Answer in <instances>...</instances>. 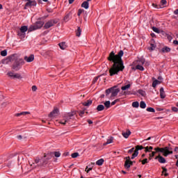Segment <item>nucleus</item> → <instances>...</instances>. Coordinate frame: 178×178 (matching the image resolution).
<instances>
[{"instance_id":"obj_1","label":"nucleus","mask_w":178,"mask_h":178,"mask_svg":"<svg viewBox=\"0 0 178 178\" xmlns=\"http://www.w3.org/2000/svg\"><path fill=\"white\" fill-rule=\"evenodd\" d=\"M124 54L123 50H120L117 55L115 54V52L113 51H111L109 54L107 59L110 62L113 63V65L108 70L111 77L115 76V74H118L119 72H123L124 70L123 60H122V56H123Z\"/></svg>"},{"instance_id":"obj_2","label":"nucleus","mask_w":178,"mask_h":178,"mask_svg":"<svg viewBox=\"0 0 178 178\" xmlns=\"http://www.w3.org/2000/svg\"><path fill=\"white\" fill-rule=\"evenodd\" d=\"M13 60H15L12 66L13 70H15V72L20 70L23 65H24V60L23 58H17L16 54H12L8 56L6 59H3L2 63L5 64L8 63V62H13Z\"/></svg>"},{"instance_id":"obj_3","label":"nucleus","mask_w":178,"mask_h":178,"mask_svg":"<svg viewBox=\"0 0 178 178\" xmlns=\"http://www.w3.org/2000/svg\"><path fill=\"white\" fill-rule=\"evenodd\" d=\"M44 26V22L42 21H37L34 24L31 25L29 28L27 26H23L19 29L21 33H24L26 34V31H29V33H31V31H35V30H38L41 29Z\"/></svg>"},{"instance_id":"obj_4","label":"nucleus","mask_w":178,"mask_h":178,"mask_svg":"<svg viewBox=\"0 0 178 178\" xmlns=\"http://www.w3.org/2000/svg\"><path fill=\"white\" fill-rule=\"evenodd\" d=\"M172 147H156L154 148V151H156V152H162L163 156H168V155H170L171 154H173V151H172Z\"/></svg>"},{"instance_id":"obj_5","label":"nucleus","mask_w":178,"mask_h":178,"mask_svg":"<svg viewBox=\"0 0 178 178\" xmlns=\"http://www.w3.org/2000/svg\"><path fill=\"white\" fill-rule=\"evenodd\" d=\"M74 115V114L73 113H68L66 116L64 117L63 120L60 121V124H63L65 126L66 123H70V120H72V118H73Z\"/></svg>"},{"instance_id":"obj_6","label":"nucleus","mask_w":178,"mask_h":178,"mask_svg":"<svg viewBox=\"0 0 178 178\" xmlns=\"http://www.w3.org/2000/svg\"><path fill=\"white\" fill-rule=\"evenodd\" d=\"M25 3V6L24 9H27L28 8H33L34 6H37V1L35 0H24Z\"/></svg>"},{"instance_id":"obj_7","label":"nucleus","mask_w":178,"mask_h":178,"mask_svg":"<svg viewBox=\"0 0 178 178\" xmlns=\"http://www.w3.org/2000/svg\"><path fill=\"white\" fill-rule=\"evenodd\" d=\"M58 23V19H50L47 22L45 23L44 28L46 29H51V27H54L55 24Z\"/></svg>"},{"instance_id":"obj_8","label":"nucleus","mask_w":178,"mask_h":178,"mask_svg":"<svg viewBox=\"0 0 178 178\" xmlns=\"http://www.w3.org/2000/svg\"><path fill=\"white\" fill-rule=\"evenodd\" d=\"M141 149H144V147L143 145H136V149L132 154L131 159H134L136 156H138V151H141Z\"/></svg>"},{"instance_id":"obj_9","label":"nucleus","mask_w":178,"mask_h":178,"mask_svg":"<svg viewBox=\"0 0 178 178\" xmlns=\"http://www.w3.org/2000/svg\"><path fill=\"white\" fill-rule=\"evenodd\" d=\"M47 165H48V159H47V158H44L39 164L35 166V168H45Z\"/></svg>"},{"instance_id":"obj_10","label":"nucleus","mask_w":178,"mask_h":178,"mask_svg":"<svg viewBox=\"0 0 178 178\" xmlns=\"http://www.w3.org/2000/svg\"><path fill=\"white\" fill-rule=\"evenodd\" d=\"M111 88H113V90H111V98H113V97H116V95H118V94H119V92H120V89L119 88H116V86H113Z\"/></svg>"},{"instance_id":"obj_11","label":"nucleus","mask_w":178,"mask_h":178,"mask_svg":"<svg viewBox=\"0 0 178 178\" xmlns=\"http://www.w3.org/2000/svg\"><path fill=\"white\" fill-rule=\"evenodd\" d=\"M59 113V109L54 108L49 114V118H55L56 116H58Z\"/></svg>"},{"instance_id":"obj_12","label":"nucleus","mask_w":178,"mask_h":178,"mask_svg":"<svg viewBox=\"0 0 178 178\" xmlns=\"http://www.w3.org/2000/svg\"><path fill=\"white\" fill-rule=\"evenodd\" d=\"M8 76H9V77H13V79H22V76H20V74H14L13 72H8Z\"/></svg>"},{"instance_id":"obj_13","label":"nucleus","mask_w":178,"mask_h":178,"mask_svg":"<svg viewBox=\"0 0 178 178\" xmlns=\"http://www.w3.org/2000/svg\"><path fill=\"white\" fill-rule=\"evenodd\" d=\"M130 166H133V161L131 160H126L124 163L125 169H130Z\"/></svg>"},{"instance_id":"obj_14","label":"nucleus","mask_w":178,"mask_h":178,"mask_svg":"<svg viewBox=\"0 0 178 178\" xmlns=\"http://www.w3.org/2000/svg\"><path fill=\"white\" fill-rule=\"evenodd\" d=\"M41 163V160L40 159V158H36L34 159V161L33 162L32 164H31V166H33V168L35 169V166H37V165Z\"/></svg>"},{"instance_id":"obj_15","label":"nucleus","mask_w":178,"mask_h":178,"mask_svg":"<svg viewBox=\"0 0 178 178\" xmlns=\"http://www.w3.org/2000/svg\"><path fill=\"white\" fill-rule=\"evenodd\" d=\"M155 159H159V162L160 163H166V159H165V158L162 157L161 155L157 156Z\"/></svg>"},{"instance_id":"obj_16","label":"nucleus","mask_w":178,"mask_h":178,"mask_svg":"<svg viewBox=\"0 0 178 178\" xmlns=\"http://www.w3.org/2000/svg\"><path fill=\"white\" fill-rule=\"evenodd\" d=\"M70 19H72V13L70 12L67 14H66V15L64 17V22H67L70 20Z\"/></svg>"},{"instance_id":"obj_17","label":"nucleus","mask_w":178,"mask_h":178,"mask_svg":"<svg viewBox=\"0 0 178 178\" xmlns=\"http://www.w3.org/2000/svg\"><path fill=\"white\" fill-rule=\"evenodd\" d=\"M130 134H131V131H130L129 129H127L125 132H122V136L124 137V138H129Z\"/></svg>"},{"instance_id":"obj_18","label":"nucleus","mask_w":178,"mask_h":178,"mask_svg":"<svg viewBox=\"0 0 178 178\" xmlns=\"http://www.w3.org/2000/svg\"><path fill=\"white\" fill-rule=\"evenodd\" d=\"M26 115H30V112H29V111H23V112H21V113L15 114V116L19 118L20 116H26Z\"/></svg>"},{"instance_id":"obj_19","label":"nucleus","mask_w":178,"mask_h":178,"mask_svg":"<svg viewBox=\"0 0 178 178\" xmlns=\"http://www.w3.org/2000/svg\"><path fill=\"white\" fill-rule=\"evenodd\" d=\"M24 60H26L28 63L33 62L34 60V55H31L29 57L25 56Z\"/></svg>"},{"instance_id":"obj_20","label":"nucleus","mask_w":178,"mask_h":178,"mask_svg":"<svg viewBox=\"0 0 178 178\" xmlns=\"http://www.w3.org/2000/svg\"><path fill=\"white\" fill-rule=\"evenodd\" d=\"M81 8H84V9H88V8H90V3L88 1H83L81 4Z\"/></svg>"},{"instance_id":"obj_21","label":"nucleus","mask_w":178,"mask_h":178,"mask_svg":"<svg viewBox=\"0 0 178 178\" xmlns=\"http://www.w3.org/2000/svg\"><path fill=\"white\" fill-rule=\"evenodd\" d=\"M60 49H66L67 48V45H66V42H63L58 44Z\"/></svg>"},{"instance_id":"obj_22","label":"nucleus","mask_w":178,"mask_h":178,"mask_svg":"<svg viewBox=\"0 0 178 178\" xmlns=\"http://www.w3.org/2000/svg\"><path fill=\"white\" fill-rule=\"evenodd\" d=\"M160 97L162 99H163V98L166 97V95H165V90H163V88H160Z\"/></svg>"},{"instance_id":"obj_23","label":"nucleus","mask_w":178,"mask_h":178,"mask_svg":"<svg viewBox=\"0 0 178 178\" xmlns=\"http://www.w3.org/2000/svg\"><path fill=\"white\" fill-rule=\"evenodd\" d=\"M113 137L111 136L109 139L107 140L106 143H104L103 145H108V144H112L113 143Z\"/></svg>"},{"instance_id":"obj_24","label":"nucleus","mask_w":178,"mask_h":178,"mask_svg":"<svg viewBox=\"0 0 178 178\" xmlns=\"http://www.w3.org/2000/svg\"><path fill=\"white\" fill-rule=\"evenodd\" d=\"M52 155H54V153L51 152L49 154H44V158H46L48 161H49V159H52Z\"/></svg>"},{"instance_id":"obj_25","label":"nucleus","mask_w":178,"mask_h":178,"mask_svg":"<svg viewBox=\"0 0 178 178\" xmlns=\"http://www.w3.org/2000/svg\"><path fill=\"white\" fill-rule=\"evenodd\" d=\"M17 35H19V37H20V38H24V37H26V33H24V32H22V31L19 30V31H17Z\"/></svg>"},{"instance_id":"obj_26","label":"nucleus","mask_w":178,"mask_h":178,"mask_svg":"<svg viewBox=\"0 0 178 178\" xmlns=\"http://www.w3.org/2000/svg\"><path fill=\"white\" fill-rule=\"evenodd\" d=\"M92 104V100H88L86 102H84L83 103V106H90V105H91Z\"/></svg>"},{"instance_id":"obj_27","label":"nucleus","mask_w":178,"mask_h":178,"mask_svg":"<svg viewBox=\"0 0 178 178\" xmlns=\"http://www.w3.org/2000/svg\"><path fill=\"white\" fill-rule=\"evenodd\" d=\"M104 109H105V106L102 104H99L97 107V111H98V112H101L102 111H104Z\"/></svg>"},{"instance_id":"obj_28","label":"nucleus","mask_w":178,"mask_h":178,"mask_svg":"<svg viewBox=\"0 0 178 178\" xmlns=\"http://www.w3.org/2000/svg\"><path fill=\"white\" fill-rule=\"evenodd\" d=\"M104 159H100L96 161V165H98V166H102V165H104Z\"/></svg>"},{"instance_id":"obj_29","label":"nucleus","mask_w":178,"mask_h":178,"mask_svg":"<svg viewBox=\"0 0 178 178\" xmlns=\"http://www.w3.org/2000/svg\"><path fill=\"white\" fill-rule=\"evenodd\" d=\"M158 84H161V81H159V80H157V79H156V80L154 81L153 83H152V87H153L154 88H155V87H156V86H158Z\"/></svg>"},{"instance_id":"obj_30","label":"nucleus","mask_w":178,"mask_h":178,"mask_svg":"<svg viewBox=\"0 0 178 178\" xmlns=\"http://www.w3.org/2000/svg\"><path fill=\"white\" fill-rule=\"evenodd\" d=\"M140 108H141L142 109H145V108H147V104L144 102V101L140 102Z\"/></svg>"},{"instance_id":"obj_31","label":"nucleus","mask_w":178,"mask_h":178,"mask_svg":"<svg viewBox=\"0 0 178 178\" xmlns=\"http://www.w3.org/2000/svg\"><path fill=\"white\" fill-rule=\"evenodd\" d=\"M130 87H131V85L127 84V85H126V86H122V87L121 88V90H122V91H126V90H129V88Z\"/></svg>"},{"instance_id":"obj_32","label":"nucleus","mask_w":178,"mask_h":178,"mask_svg":"<svg viewBox=\"0 0 178 178\" xmlns=\"http://www.w3.org/2000/svg\"><path fill=\"white\" fill-rule=\"evenodd\" d=\"M76 37H80V35H81V29L80 27H78L76 31Z\"/></svg>"},{"instance_id":"obj_33","label":"nucleus","mask_w":178,"mask_h":178,"mask_svg":"<svg viewBox=\"0 0 178 178\" xmlns=\"http://www.w3.org/2000/svg\"><path fill=\"white\" fill-rule=\"evenodd\" d=\"M104 106L106 108V109H109V108H111V102L106 101V102H104Z\"/></svg>"},{"instance_id":"obj_34","label":"nucleus","mask_w":178,"mask_h":178,"mask_svg":"<svg viewBox=\"0 0 178 178\" xmlns=\"http://www.w3.org/2000/svg\"><path fill=\"white\" fill-rule=\"evenodd\" d=\"M133 108H138L140 106V103L138 102H134L132 103Z\"/></svg>"},{"instance_id":"obj_35","label":"nucleus","mask_w":178,"mask_h":178,"mask_svg":"<svg viewBox=\"0 0 178 178\" xmlns=\"http://www.w3.org/2000/svg\"><path fill=\"white\" fill-rule=\"evenodd\" d=\"M136 69H137L138 70H140L141 72H144V67L140 65H137L136 66Z\"/></svg>"},{"instance_id":"obj_36","label":"nucleus","mask_w":178,"mask_h":178,"mask_svg":"<svg viewBox=\"0 0 178 178\" xmlns=\"http://www.w3.org/2000/svg\"><path fill=\"white\" fill-rule=\"evenodd\" d=\"M138 94L142 95V97H145V95H147V94L145 93V91H144L143 90H138Z\"/></svg>"},{"instance_id":"obj_37","label":"nucleus","mask_w":178,"mask_h":178,"mask_svg":"<svg viewBox=\"0 0 178 178\" xmlns=\"http://www.w3.org/2000/svg\"><path fill=\"white\" fill-rule=\"evenodd\" d=\"M162 52H170V48L168 47H164L162 49Z\"/></svg>"},{"instance_id":"obj_38","label":"nucleus","mask_w":178,"mask_h":178,"mask_svg":"<svg viewBox=\"0 0 178 178\" xmlns=\"http://www.w3.org/2000/svg\"><path fill=\"white\" fill-rule=\"evenodd\" d=\"M113 90V88H110L107 90H106V97H108V95H109V94H111V92H112V90Z\"/></svg>"},{"instance_id":"obj_39","label":"nucleus","mask_w":178,"mask_h":178,"mask_svg":"<svg viewBox=\"0 0 178 178\" xmlns=\"http://www.w3.org/2000/svg\"><path fill=\"white\" fill-rule=\"evenodd\" d=\"M147 112H152V113H155V109L152 107H149L146 109Z\"/></svg>"},{"instance_id":"obj_40","label":"nucleus","mask_w":178,"mask_h":178,"mask_svg":"<svg viewBox=\"0 0 178 178\" xmlns=\"http://www.w3.org/2000/svg\"><path fill=\"white\" fill-rule=\"evenodd\" d=\"M139 162H141L142 165H145V163H148V159H145L143 160H139Z\"/></svg>"},{"instance_id":"obj_41","label":"nucleus","mask_w":178,"mask_h":178,"mask_svg":"<svg viewBox=\"0 0 178 178\" xmlns=\"http://www.w3.org/2000/svg\"><path fill=\"white\" fill-rule=\"evenodd\" d=\"M1 56H6L8 55V51L3 50L1 51Z\"/></svg>"},{"instance_id":"obj_42","label":"nucleus","mask_w":178,"mask_h":178,"mask_svg":"<svg viewBox=\"0 0 178 178\" xmlns=\"http://www.w3.org/2000/svg\"><path fill=\"white\" fill-rule=\"evenodd\" d=\"M152 30H153V31H154V33H157V34H159V33H161L159 29L155 26L152 27Z\"/></svg>"},{"instance_id":"obj_43","label":"nucleus","mask_w":178,"mask_h":178,"mask_svg":"<svg viewBox=\"0 0 178 178\" xmlns=\"http://www.w3.org/2000/svg\"><path fill=\"white\" fill-rule=\"evenodd\" d=\"M53 155H54L56 156V158H59V156H60V152H53Z\"/></svg>"},{"instance_id":"obj_44","label":"nucleus","mask_w":178,"mask_h":178,"mask_svg":"<svg viewBox=\"0 0 178 178\" xmlns=\"http://www.w3.org/2000/svg\"><path fill=\"white\" fill-rule=\"evenodd\" d=\"M79 156V154L78 152H74L71 154L72 158H77V156Z\"/></svg>"},{"instance_id":"obj_45","label":"nucleus","mask_w":178,"mask_h":178,"mask_svg":"<svg viewBox=\"0 0 178 178\" xmlns=\"http://www.w3.org/2000/svg\"><path fill=\"white\" fill-rule=\"evenodd\" d=\"M155 47H156L155 44H150V47H149V49L150 51H154V49H155Z\"/></svg>"},{"instance_id":"obj_46","label":"nucleus","mask_w":178,"mask_h":178,"mask_svg":"<svg viewBox=\"0 0 178 178\" xmlns=\"http://www.w3.org/2000/svg\"><path fill=\"white\" fill-rule=\"evenodd\" d=\"M98 79H99V76H95L92 80V84H95L98 81Z\"/></svg>"},{"instance_id":"obj_47","label":"nucleus","mask_w":178,"mask_h":178,"mask_svg":"<svg viewBox=\"0 0 178 178\" xmlns=\"http://www.w3.org/2000/svg\"><path fill=\"white\" fill-rule=\"evenodd\" d=\"M152 5V7L153 8H156V9H159V8H162L160 6H159V5L156 4V3H154Z\"/></svg>"},{"instance_id":"obj_48","label":"nucleus","mask_w":178,"mask_h":178,"mask_svg":"<svg viewBox=\"0 0 178 178\" xmlns=\"http://www.w3.org/2000/svg\"><path fill=\"white\" fill-rule=\"evenodd\" d=\"M92 170V168H89L87 166L86 168L85 172H86L87 173H88L90 171Z\"/></svg>"},{"instance_id":"obj_49","label":"nucleus","mask_w":178,"mask_h":178,"mask_svg":"<svg viewBox=\"0 0 178 178\" xmlns=\"http://www.w3.org/2000/svg\"><path fill=\"white\" fill-rule=\"evenodd\" d=\"M83 12H84L83 9H79L78 10V16H80L83 13Z\"/></svg>"},{"instance_id":"obj_50","label":"nucleus","mask_w":178,"mask_h":178,"mask_svg":"<svg viewBox=\"0 0 178 178\" xmlns=\"http://www.w3.org/2000/svg\"><path fill=\"white\" fill-rule=\"evenodd\" d=\"M161 3L162 6H163V5H166V3H168V1H166V0H161Z\"/></svg>"},{"instance_id":"obj_51","label":"nucleus","mask_w":178,"mask_h":178,"mask_svg":"<svg viewBox=\"0 0 178 178\" xmlns=\"http://www.w3.org/2000/svg\"><path fill=\"white\" fill-rule=\"evenodd\" d=\"M84 113H86V111H80L79 116H81V118H83V115H84Z\"/></svg>"},{"instance_id":"obj_52","label":"nucleus","mask_w":178,"mask_h":178,"mask_svg":"<svg viewBox=\"0 0 178 178\" xmlns=\"http://www.w3.org/2000/svg\"><path fill=\"white\" fill-rule=\"evenodd\" d=\"M134 147H132L131 149L128 151V154H132V152H134Z\"/></svg>"},{"instance_id":"obj_53","label":"nucleus","mask_w":178,"mask_h":178,"mask_svg":"<svg viewBox=\"0 0 178 178\" xmlns=\"http://www.w3.org/2000/svg\"><path fill=\"white\" fill-rule=\"evenodd\" d=\"M162 169H163L162 173H166V172H168V169H166V168L162 167Z\"/></svg>"},{"instance_id":"obj_54","label":"nucleus","mask_w":178,"mask_h":178,"mask_svg":"<svg viewBox=\"0 0 178 178\" xmlns=\"http://www.w3.org/2000/svg\"><path fill=\"white\" fill-rule=\"evenodd\" d=\"M155 154H156V152H152L151 154H149V156L153 158V156H155Z\"/></svg>"},{"instance_id":"obj_55","label":"nucleus","mask_w":178,"mask_h":178,"mask_svg":"<svg viewBox=\"0 0 178 178\" xmlns=\"http://www.w3.org/2000/svg\"><path fill=\"white\" fill-rule=\"evenodd\" d=\"M172 111L173 112H177V111H178V108H177V107H172Z\"/></svg>"},{"instance_id":"obj_56","label":"nucleus","mask_w":178,"mask_h":178,"mask_svg":"<svg viewBox=\"0 0 178 178\" xmlns=\"http://www.w3.org/2000/svg\"><path fill=\"white\" fill-rule=\"evenodd\" d=\"M32 91H37V86H32Z\"/></svg>"},{"instance_id":"obj_57","label":"nucleus","mask_w":178,"mask_h":178,"mask_svg":"<svg viewBox=\"0 0 178 178\" xmlns=\"http://www.w3.org/2000/svg\"><path fill=\"white\" fill-rule=\"evenodd\" d=\"M145 152H149V147H148V146H147L146 147H145Z\"/></svg>"},{"instance_id":"obj_58","label":"nucleus","mask_w":178,"mask_h":178,"mask_svg":"<svg viewBox=\"0 0 178 178\" xmlns=\"http://www.w3.org/2000/svg\"><path fill=\"white\" fill-rule=\"evenodd\" d=\"M17 138L18 140H22V138H23V136H22V135H19V136H17Z\"/></svg>"},{"instance_id":"obj_59","label":"nucleus","mask_w":178,"mask_h":178,"mask_svg":"<svg viewBox=\"0 0 178 178\" xmlns=\"http://www.w3.org/2000/svg\"><path fill=\"white\" fill-rule=\"evenodd\" d=\"M116 102H118V100H115L113 102H111V105L113 106L116 104Z\"/></svg>"},{"instance_id":"obj_60","label":"nucleus","mask_w":178,"mask_h":178,"mask_svg":"<svg viewBox=\"0 0 178 178\" xmlns=\"http://www.w3.org/2000/svg\"><path fill=\"white\" fill-rule=\"evenodd\" d=\"M68 2L70 5H71V3H73L74 2V0H68Z\"/></svg>"},{"instance_id":"obj_61","label":"nucleus","mask_w":178,"mask_h":178,"mask_svg":"<svg viewBox=\"0 0 178 178\" xmlns=\"http://www.w3.org/2000/svg\"><path fill=\"white\" fill-rule=\"evenodd\" d=\"M88 123L89 124H92V121L91 120H88Z\"/></svg>"},{"instance_id":"obj_62","label":"nucleus","mask_w":178,"mask_h":178,"mask_svg":"<svg viewBox=\"0 0 178 178\" xmlns=\"http://www.w3.org/2000/svg\"><path fill=\"white\" fill-rule=\"evenodd\" d=\"M174 15H178V8L174 11Z\"/></svg>"},{"instance_id":"obj_63","label":"nucleus","mask_w":178,"mask_h":178,"mask_svg":"<svg viewBox=\"0 0 178 178\" xmlns=\"http://www.w3.org/2000/svg\"><path fill=\"white\" fill-rule=\"evenodd\" d=\"M173 44H175V45H178V41L177 40H174Z\"/></svg>"},{"instance_id":"obj_64","label":"nucleus","mask_w":178,"mask_h":178,"mask_svg":"<svg viewBox=\"0 0 178 178\" xmlns=\"http://www.w3.org/2000/svg\"><path fill=\"white\" fill-rule=\"evenodd\" d=\"M174 151H175V152H178V147H176L175 148Z\"/></svg>"}]
</instances>
